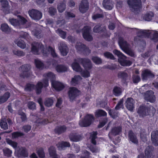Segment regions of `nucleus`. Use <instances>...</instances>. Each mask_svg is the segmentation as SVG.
Here are the masks:
<instances>
[{
	"instance_id": "a19ab883",
	"label": "nucleus",
	"mask_w": 158,
	"mask_h": 158,
	"mask_svg": "<svg viewBox=\"0 0 158 158\" xmlns=\"http://www.w3.org/2000/svg\"><path fill=\"white\" fill-rule=\"evenodd\" d=\"M35 63L36 67L38 69H42L44 67L43 63L38 59L35 60Z\"/></svg>"
},
{
	"instance_id": "69168bd1",
	"label": "nucleus",
	"mask_w": 158,
	"mask_h": 158,
	"mask_svg": "<svg viewBox=\"0 0 158 158\" xmlns=\"http://www.w3.org/2000/svg\"><path fill=\"white\" fill-rule=\"evenodd\" d=\"M140 80V77L137 75H134L133 77V81L134 83H137Z\"/></svg>"
},
{
	"instance_id": "f704fd0d",
	"label": "nucleus",
	"mask_w": 158,
	"mask_h": 158,
	"mask_svg": "<svg viewBox=\"0 0 158 158\" xmlns=\"http://www.w3.org/2000/svg\"><path fill=\"white\" fill-rule=\"evenodd\" d=\"M10 96V93L8 92L5 93L3 95L0 97V104H2L6 102Z\"/></svg>"
},
{
	"instance_id": "dca6fc26",
	"label": "nucleus",
	"mask_w": 158,
	"mask_h": 158,
	"mask_svg": "<svg viewBox=\"0 0 158 158\" xmlns=\"http://www.w3.org/2000/svg\"><path fill=\"white\" fill-rule=\"evenodd\" d=\"M90 28L87 26L85 27L83 29V36L85 40L88 41H90L93 40V37L90 34Z\"/></svg>"
},
{
	"instance_id": "c85d7f7f",
	"label": "nucleus",
	"mask_w": 158,
	"mask_h": 158,
	"mask_svg": "<svg viewBox=\"0 0 158 158\" xmlns=\"http://www.w3.org/2000/svg\"><path fill=\"white\" fill-rule=\"evenodd\" d=\"M82 79V78L80 76L75 75L72 78L70 81V84L72 85L76 86L80 83Z\"/></svg>"
},
{
	"instance_id": "4be33fe9",
	"label": "nucleus",
	"mask_w": 158,
	"mask_h": 158,
	"mask_svg": "<svg viewBox=\"0 0 158 158\" xmlns=\"http://www.w3.org/2000/svg\"><path fill=\"white\" fill-rule=\"evenodd\" d=\"M88 9V4L86 0H82L79 7V10L82 13H85Z\"/></svg>"
},
{
	"instance_id": "473e14b6",
	"label": "nucleus",
	"mask_w": 158,
	"mask_h": 158,
	"mask_svg": "<svg viewBox=\"0 0 158 158\" xmlns=\"http://www.w3.org/2000/svg\"><path fill=\"white\" fill-rule=\"evenodd\" d=\"M66 130V127L65 126H58L56 127L55 132L58 134L64 132Z\"/></svg>"
},
{
	"instance_id": "393cba45",
	"label": "nucleus",
	"mask_w": 158,
	"mask_h": 158,
	"mask_svg": "<svg viewBox=\"0 0 158 158\" xmlns=\"http://www.w3.org/2000/svg\"><path fill=\"white\" fill-rule=\"evenodd\" d=\"M142 79L143 80H147L148 78L153 77L154 75L150 71L146 70L142 72Z\"/></svg>"
},
{
	"instance_id": "1a4fd4ad",
	"label": "nucleus",
	"mask_w": 158,
	"mask_h": 158,
	"mask_svg": "<svg viewBox=\"0 0 158 158\" xmlns=\"http://www.w3.org/2000/svg\"><path fill=\"white\" fill-rule=\"evenodd\" d=\"M94 117L91 115H87L85 117L84 119L80 121L79 122V124L82 127H86L90 125L94 120Z\"/></svg>"
},
{
	"instance_id": "cd10ccee",
	"label": "nucleus",
	"mask_w": 158,
	"mask_h": 158,
	"mask_svg": "<svg viewBox=\"0 0 158 158\" xmlns=\"http://www.w3.org/2000/svg\"><path fill=\"white\" fill-rule=\"evenodd\" d=\"M153 148L152 146H148L145 150V158H152Z\"/></svg>"
},
{
	"instance_id": "79ce46f5",
	"label": "nucleus",
	"mask_w": 158,
	"mask_h": 158,
	"mask_svg": "<svg viewBox=\"0 0 158 158\" xmlns=\"http://www.w3.org/2000/svg\"><path fill=\"white\" fill-rule=\"evenodd\" d=\"M95 115L96 116L98 117L104 116L107 115V113L105 111L103 110H98L96 111Z\"/></svg>"
},
{
	"instance_id": "6ab92c4d",
	"label": "nucleus",
	"mask_w": 158,
	"mask_h": 158,
	"mask_svg": "<svg viewBox=\"0 0 158 158\" xmlns=\"http://www.w3.org/2000/svg\"><path fill=\"white\" fill-rule=\"evenodd\" d=\"M59 48L61 54L63 56H66L68 52V48L65 43L61 42L59 46Z\"/></svg>"
},
{
	"instance_id": "864d4df0",
	"label": "nucleus",
	"mask_w": 158,
	"mask_h": 158,
	"mask_svg": "<svg viewBox=\"0 0 158 158\" xmlns=\"http://www.w3.org/2000/svg\"><path fill=\"white\" fill-rule=\"evenodd\" d=\"M118 77L123 79H126L127 77V74L123 72H119L118 73Z\"/></svg>"
},
{
	"instance_id": "e2e57ef3",
	"label": "nucleus",
	"mask_w": 158,
	"mask_h": 158,
	"mask_svg": "<svg viewBox=\"0 0 158 158\" xmlns=\"http://www.w3.org/2000/svg\"><path fill=\"white\" fill-rule=\"evenodd\" d=\"M13 53L15 55L18 56H23L24 53L23 52L17 50H15L13 51Z\"/></svg>"
},
{
	"instance_id": "c03bdc74",
	"label": "nucleus",
	"mask_w": 158,
	"mask_h": 158,
	"mask_svg": "<svg viewBox=\"0 0 158 158\" xmlns=\"http://www.w3.org/2000/svg\"><path fill=\"white\" fill-rule=\"evenodd\" d=\"M15 43L18 46L21 48H24L26 47V44L24 41L20 39L16 40Z\"/></svg>"
},
{
	"instance_id": "a18cd8bd",
	"label": "nucleus",
	"mask_w": 158,
	"mask_h": 158,
	"mask_svg": "<svg viewBox=\"0 0 158 158\" xmlns=\"http://www.w3.org/2000/svg\"><path fill=\"white\" fill-rule=\"evenodd\" d=\"M3 152L4 155L9 157L11 156L12 153V151L8 148H4L3 149Z\"/></svg>"
},
{
	"instance_id": "774afa93",
	"label": "nucleus",
	"mask_w": 158,
	"mask_h": 158,
	"mask_svg": "<svg viewBox=\"0 0 158 158\" xmlns=\"http://www.w3.org/2000/svg\"><path fill=\"white\" fill-rule=\"evenodd\" d=\"M56 12V9L53 7H51L49 9V12L51 15H54Z\"/></svg>"
},
{
	"instance_id": "9d476101",
	"label": "nucleus",
	"mask_w": 158,
	"mask_h": 158,
	"mask_svg": "<svg viewBox=\"0 0 158 158\" xmlns=\"http://www.w3.org/2000/svg\"><path fill=\"white\" fill-rule=\"evenodd\" d=\"M123 100L122 99L120 100L115 107V109L114 110H109V114L113 118H115L118 115V112L115 110H118L119 109L122 108L123 106Z\"/></svg>"
},
{
	"instance_id": "4468645a",
	"label": "nucleus",
	"mask_w": 158,
	"mask_h": 158,
	"mask_svg": "<svg viewBox=\"0 0 158 158\" xmlns=\"http://www.w3.org/2000/svg\"><path fill=\"white\" fill-rule=\"evenodd\" d=\"M22 73L21 76L23 77H28L31 74V72L30 71V65L29 64L23 65L21 66Z\"/></svg>"
},
{
	"instance_id": "0e129e2a",
	"label": "nucleus",
	"mask_w": 158,
	"mask_h": 158,
	"mask_svg": "<svg viewBox=\"0 0 158 158\" xmlns=\"http://www.w3.org/2000/svg\"><path fill=\"white\" fill-rule=\"evenodd\" d=\"M89 148L93 152H97L99 151V148L95 146H91Z\"/></svg>"
},
{
	"instance_id": "aec40b11",
	"label": "nucleus",
	"mask_w": 158,
	"mask_h": 158,
	"mask_svg": "<svg viewBox=\"0 0 158 158\" xmlns=\"http://www.w3.org/2000/svg\"><path fill=\"white\" fill-rule=\"evenodd\" d=\"M135 102L133 99L131 98H128L125 103V105L127 109L129 110H132L134 107Z\"/></svg>"
},
{
	"instance_id": "603ef678",
	"label": "nucleus",
	"mask_w": 158,
	"mask_h": 158,
	"mask_svg": "<svg viewBox=\"0 0 158 158\" xmlns=\"http://www.w3.org/2000/svg\"><path fill=\"white\" fill-rule=\"evenodd\" d=\"M56 32L63 39H65L66 35V33L62 30L58 29L56 31Z\"/></svg>"
},
{
	"instance_id": "4d7b16f0",
	"label": "nucleus",
	"mask_w": 158,
	"mask_h": 158,
	"mask_svg": "<svg viewBox=\"0 0 158 158\" xmlns=\"http://www.w3.org/2000/svg\"><path fill=\"white\" fill-rule=\"evenodd\" d=\"M27 106L29 109L31 110H33L35 109L36 105L35 103L32 101L28 102Z\"/></svg>"
},
{
	"instance_id": "a211bd4d",
	"label": "nucleus",
	"mask_w": 158,
	"mask_h": 158,
	"mask_svg": "<svg viewBox=\"0 0 158 158\" xmlns=\"http://www.w3.org/2000/svg\"><path fill=\"white\" fill-rule=\"evenodd\" d=\"M2 6V10L6 14H8L11 12V10L8 5V2L6 0H1Z\"/></svg>"
},
{
	"instance_id": "2eb2a0df",
	"label": "nucleus",
	"mask_w": 158,
	"mask_h": 158,
	"mask_svg": "<svg viewBox=\"0 0 158 158\" xmlns=\"http://www.w3.org/2000/svg\"><path fill=\"white\" fill-rule=\"evenodd\" d=\"M44 76L46 79V80L43 81L44 86V87H47L48 86V80H50L52 82V81H53V80L55 79V75L51 72L45 73L44 74Z\"/></svg>"
},
{
	"instance_id": "e433bc0d",
	"label": "nucleus",
	"mask_w": 158,
	"mask_h": 158,
	"mask_svg": "<svg viewBox=\"0 0 158 158\" xmlns=\"http://www.w3.org/2000/svg\"><path fill=\"white\" fill-rule=\"evenodd\" d=\"M67 67L63 65H57L56 67V70L59 73L64 72L67 71Z\"/></svg>"
},
{
	"instance_id": "37998d69",
	"label": "nucleus",
	"mask_w": 158,
	"mask_h": 158,
	"mask_svg": "<svg viewBox=\"0 0 158 158\" xmlns=\"http://www.w3.org/2000/svg\"><path fill=\"white\" fill-rule=\"evenodd\" d=\"M113 92L115 95L118 96L121 94L122 89L119 87L115 86L113 89Z\"/></svg>"
},
{
	"instance_id": "72a5a7b5",
	"label": "nucleus",
	"mask_w": 158,
	"mask_h": 158,
	"mask_svg": "<svg viewBox=\"0 0 158 158\" xmlns=\"http://www.w3.org/2000/svg\"><path fill=\"white\" fill-rule=\"evenodd\" d=\"M49 152L51 158H58L55 148L52 146L50 147L49 148Z\"/></svg>"
},
{
	"instance_id": "bf43d9fd",
	"label": "nucleus",
	"mask_w": 158,
	"mask_h": 158,
	"mask_svg": "<svg viewBox=\"0 0 158 158\" xmlns=\"http://www.w3.org/2000/svg\"><path fill=\"white\" fill-rule=\"evenodd\" d=\"M104 56L106 58H110L112 60L114 59V57L113 54L109 52H106L104 54Z\"/></svg>"
},
{
	"instance_id": "7c9ffc66",
	"label": "nucleus",
	"mask_w": 158,
	"mask_h": 158,
	"mask_svg": "<svg viewBox=\"0 0 158 158\" xmlns=\"http://www.w3.org/2000/svg\"><path fill=\"white\" fill-rule=\"evenodd\" d=\"M153 17L154 14L153 12H149L143 15V18L145 21H150L152 19Z\"/></svg>"
},
{
	"instance_id": "f3484780",
	"label": "nucleus",
	"mask_w": 158,
	"mask_h": 158,
	"mask_svg": "<svg viewBox=\"0 0 158 158\" xmlns=\"http://www.w3.org/2000/svg\"><path fill=\"white\" fill-rule=\"evenodd\" d=\"M144 97L146 100L151 102H153L156 100V98L154 95V93L152 90L147 91L144 95Z\"/></svg>"
},
{
	"instance_id": "0eeeda50",
	"label": "nucleus",
	"mask_w": 158,
	"mask_h": 158,
	"mask_svg": "<svg viewBox=\"0 0 158 158\" xmlns=\"http://www.w3.org/2000/svg\"><path fill=\"white\" fill-rule=\"evenodd\" d=\"M153 110V112L155 111V110L152 106H141L138 108L137 112L140 117H143L149 114L150 110Z\"/></svg>"
},
{
	"instance_id": "6e6d98bb",
	"label": "nucleus",
	"mask_w": 158,
	"mask_h": 158,
	"mask_svg": "<svg viewBox=\"0 0 158 158\" xmlns=\"http://www.w3.org/2000/svg\"><path fill=\"white\" fill-rule=\"evenodd\" d=\"M24 135V134L21 132H15L12 133V138L15 139Z\"/></svg>"
},
{
	"instance_id": "5fc2aeb1",
	"label": "nucleus",
	"mask_w": 158,
	"mask_h": 158,
	"mask_svg": "<svg viewBox=\"0 0 158 158\" xmlns=\"http://www.w3.org/2000/svg\"><path fill=\"white\" fill-rule=\"evenodd\" d=\"M91 59L93 62L97 64H100L102 63L101 59L97 56H92Z\"/></svg>"
},
{
	"instance_id": "9b49d317",
	"label": "nucleus",
	"mask_w": 158,
	"mask_h": 158,
	"mask_svg": "<svg viewBox=\"0 0 158 158\" xmlns=\"http://www.w3.org/2000/svg\"><path fill=\"white\" fill-rule=\"evenodd\" d=\"M18 17L19 20L15 19H9V22L12 25L16 27L21 24L24 25L27 22L26 19L20 16H18Z\"/></svg>"
},
{
	"instance_id": "7ed1b4c3",
	"label": "nucleus",
	"mask_w": 158,
	"mask_h": 158,
	"mask_svg": "<svg viewBox=\"0 0 158 158\" xmlns=\"http://www.w3.org/2000/svg\"><path fill=\"white\" fill-rule=\"evenodd\" d=\"M138 36H144L150 38L154 42L158 40V32L155 31L140 30L138 32Z\"/></svg>"
},
{
	"instance_id": "6e6552de",
	"label": "nucleus",
	"mask_w": 158,
	"mask_h": 158,
	"mask_svg": "<svg viewBox=\"0 0 158 158\" xmlns=\"http://www.w3.org/2000/svg\"><path fill=\"white\" fill-rule=\"evenodd\" d=\"M43 84L40 82H38L35 87L33 84H28L26 86L25 89L26 91H30L35 87L36 93L37 94H39L41 92V89L43 87Z\"/></svg>"
},
{
	"instance_id": "5701e85b",
	"label": "nucleus",
	"mask_w": 158,
	"mask_h": 158,
	"mask_svg": "<svg viewBox=\"0 0 158 158\" xmlns=\"http://www.w3.org/2000/svg\"><path fill=\"white\" fill-rule=\"evenodd\" d=\"M52 85L53 87L57 91H60L64 87V85L62 83L58 81H52Z\"/></svg>"
},
{
	"instance_id": "39448f33",
	"label": "nucleus",
	"mask_w": 158,
	"mask_h": 158,
	"mask_svg": "<svg viewBox=\"0 0 158 158\" xmlns=\"http://www.w3.org/2000/svg\"><path fill=\"white\" fill-rule=\"evenodd\" d=\"M118 43L120 48L126 53L131 56H134V53L130 48L129 45L123 38L119 37Z\"/></svg>"
},
{
	"instance_id": "a878e982",
	"label": "nucleus",
	"mask_w": 158,
	"mask_h": 158,
	"mask_svg": "<svg viewBox=\"0 0 158 158\" xmlns=\"http://www.w3.org/2000/svg\"><path fill=\"white\" fill-rule=\"evenodd\" d=\"M69 138L71 141L77 142L79 141L82 139L81 136L76 133H72L69 135Z\"/></svg>"
},
{
	"instance_id": "de8ad7c7",
	"label": "nucleus",
	"mask_w": 158,
	"mask_h": 158,
	"mask_svg": "<svg viewBox=\"0 0 158 158\" xmlns=\"http://www.w3.org/2000/svg\"><path fill=\"white\" fill-rule=\"evenodd\" d=\"M18 152L20 155L24 157H26L27 156V151L25 148H20Z\"/></svg>"
},
{
	"instance_id": "8fccbe9b",
	"label": "nucleus",
	"mask_w": 158,
	"mask_h": 158,
	"mask_svg": "<svg viewBox=\"0 0 158 158\" xmlns=\"http://www.w3.org/2000/svg\"><path fill=\"white\" fill-rule=\"evenodd\" d=\"M6 141L8 144L14 148H16L17 147L18 143L17 142L13 141L9 139H6Z\"/></svg>"
},
{
	"instance_id": "b1692460",
	"label": "nucleus",
	"mask_w": 158,
	"mask_h": 158,
	"mask_svg": "<svg viewBox=\"0 0 158 158\" xmlns=\"http://www.w3.org/2000/svg\"><path fill=\"white\" fill-rule=\"evenodd\" d=\"M114 3L112 0H104L102 5L107 10H110L113 7Z\"/></svg>"
},
{
	"instance_id": "412c9836",
	"label": "nucleus",
	"mask_w": 158,
	"mask_h": 158,
	"mask_svg": "<svg viewBox=\"0 0 158 158\" xmlns=\"http://www.w3.org/2000/svg\"><path fill=\"white\" fill-rule=\"evenodd\" d=\"M151 139L152 143L156 146L158 145V131H153L151 133Z\"/></svg>"
},
{
	"instance_id": "f03ea898",
	"label": "nucleus",
	"mask_w": 158,
	"mask_h": 158,
	"mask_svg": "<svg viewBox=\"0 0 158 158\" xmlns=\"http://www.w3.org/2000/svg\"><path fill=\"white\" fill-rule=\"evenodd\" d=\"M78 61L80 62L84 68L85 70L82 72L81 74L84 78H87L90 77V72L88 70L91 69L92 67V64L90 60L87 58H79Z\"/></svg>"
},
{
	"instance_id": "ea45409f",
	"label": "nucleus",
	"mask_w": 158,
	"mask_h": 158,
	"mask_svg": "<svg viewBox=\"0 0 158 158\" xmlns=\"http://www.w3.org/2000/svg\"><path fill=\"white\" fill-rule=\"evenodd\" d=\"M72 67L73 70L77 72H81L82 69L79 64L76 62L73 63Z\"/></svg>"
},
{
	"instance_id": "49530a36",
	"label": "nucleus",
	"mask_w": 158,
	"mask_h": 158,
	"mask_svg": "<svg viewBox=\"0 0 158 158\" xmlns=\"http://www.w3.org/2000/svg\"><path fill=\"white\" fill-rule=\"evenodd\" d=\"M66 8L65 3L64 2L60 3L58 6L57 9L60 12H62L64 11Z\"/></svg>"
},
{
	"instance_id": "680f3d73",
	"label": "nucleus",
	"mask_w": 158,
	"mask_h": 158,
	"mask_svg": "<svg viewBox=\"0 0 158 158\" xmlns=\"http://www.w3.org/2000/svg\"><path fill=\"white\" fill-rule=\"evenodd\" d=\"M19 35L21 37L26 39L28 38L29 36L27 33L24 32L23 31H21L20 32Z\"/></svg>"
},
{
	"instance_id": "58836bf2",
	"label": "nucleus",
	"mask_w": 158,
	"mask_h": 158,
	"mask_svg": "<svg viewBox=\"0 0 158 158\" xmlns=\"http://www.w3.org/2000/svg\"><path fill=\"white\" fill-rule=\"evenodd\" d=\"M1 29L3 32L7 33L10 32V28L6 23H3L1 25Z\"/></svg>"
},
{
	"instance_id": "f257e3e1",
	"label": "nucleus",
	"mask_w": 158,
	"mask_h": 158,
	"mask_svg": "<svg viewBox=\"0 0 158 158\" xmlns=\"http://www.w3.org/2000/svg\"><path fill=\"white\" fill-rule=\"evenodd\" d=\"M31 51L35 54H39L42 52L44 56H47L50 52L52 57L56 58L57 55L55 52L54 49L49 47L48 48H44L43 45L40 43L34 42L32 44Z\"/></svg>"
},
{
	"instance_id": "ddd939ff",
	"label": "nucleus",
	"mask_w": 158,
	"mask_h": 158,
	"mask_svg": "<svg viewBox=\"0 0 158 158\" xmlns=\"http://www.w3.org/2000/svg\"><path fill=\"white\" fill-rule=\"evenodd\" d=\"M80 94V91L77 88L72 87L69 88L68 94L70 101L74 100Z\"/></svg>"
},
{
	"instance_id": "13d9d810",
	"label": "nucleus",
	"mask_w": 158,
	"mask_h": 158,
	"mask_svg": "<svg viewBox=\"0 0 158 158\" xmlns=\"http://www.w3.org/2000/svg\"><path fill=\"white\" fill-rule=\"evenodd\" d=\"M97 135V132L95 131H94L93 132L92 134L90 136L92 143L94 145L96 144V142L95 140V139L96 138Z\"/></svg>"
},
{
	"instance_id": "4c0bfd02",
	"label": "nucleus",
	"mask_w": 158,
	"mask_h": 158,
	"mask_svg": "<svg viewBox=\"0 0 158 158\" xmlns=\"http://www.w3.org/2000/svg\"><path fill=\"white\" fill-rule=\"evenodd\" d=\"M85 45L81 43H77L76 48L77 51L79 53H82L84 51Z\"/></svg>"
},
{
	"instance_id": "bb28decb",
	"label": "nucleus",
	"mask_w": 158,
	"mask_h": 158,
	"mask_svg": "<svg viewBox=\"0 0 158 158\" xmlns=\"http://www.w3.org/2000/svg\"><path fill=\"white\" fill-rule=\"evenodd\" d=\"M30 118L31 119H32L33 121L38 123H42V124H47L48 122V120H42L41 119L38 118L37 116L33 114L31 115Z\"/></svg>"
},
{
	"instance_id": "c9c22d12",
	"label": "nucleus",
	"mask_w": 158,
	"mask_h": 158,
	"mask_svg": "<svg viewBox=\"0 0 158 158\" xmlns=\"http://www.w3.org/2000/svg\"><path fill=\"white\" fill-rule=\"evenodd\" d=\"M1 128L4 130H6L8 128V125L6 119L2 118L1 119L0 123Z\"/></svg>"
},
{
	"instance_id": "09e8293b",
	"label": "nucleus",
	"mask_w": 158,
	"mask_h": 158,
	"mask_svg": "<svg viewBox=\"0 0 158 158\" xmlns=\"http://www.w3.org/2000/svg\"><path fill=\"white\" fill-rule=\"evenodd\" d=\"M121 131V128L119 127H114L112 129L111 133L114 135H115L118 134Z\"/></svg>"
},
{
	"instance_id": "052dcab7",
	"label": "nucleus",
	"mask_w": 158,
	"mask_h": 158,
	"mask_svg": "<svg viewBox=\"0 0 158 158\" xmlns=\"http://www.w3.org/2000/svg\"><path fill=\"white\" fill-rule=\"evenodd\" d=\"M18 114L20 116V118L22 119V121H24L26 120L27 118L25 114L21 111H19L18 112Z\"/></svg>"
},
{
	"instance_id": "338daca9",
	"label": "nucleus",
	"mask_w": 158,
	"mask_h": 158,
	"mask_svg": "<svg viewBox=\"0 0 158 158\" xmlns=\"http://www.w3.org/2000/svg\"><path fill=\"white\" fill-rule=\"evenodd\" d=\"M107 121V118H105L102 121L100 122L99 124L98 125V128H101L104 126Z\"/></svg>"
},
{
	"instance_id": "f8f14e48",
	"label": "nucleus",
	"mask_w": 158,
	"mask_h": 158,
	"mask_svg": "<svg viewBox=\"0 0 158 158\" xmlns=\"http://www.w3.org/2000/svg\"><path fill=\"white\" fill-rule=\"evenodd\" d=\"M28 13L32 19L36 20H38L40 19L42 16V13L41 12L34 9L29 10Z\"/></svg>"
},
{
	"instance_id": "423d86ee",
	"label": "nucleus",
	"mask_w": 158,
	"mask_h": 158,
	"mask_svg": "<svg viewBox=\"0 0 158 158\" xmlns=\"http://www.w3.org/2000/svg\"><path fill=\"white\" fill-rule=\"evenodd\" d=\"M113 53L119 57L118 61L120 64L123 66H129L131 65V62L126 60V57L120 51L114 50Z\"/></svg>"
},
{
	"instance_id": "3c124183",
	"label": "nucleus",
	"mask_w": 158,
	"mask_h": 158,
	"mask_svg": "<svg viewBox=\"0 0 158 158\" xmlns=\"http://www.w3.org/2000/svg\"><path fill=\"white\" fill-rule=\"evenodd\" d=\"M53 102V100L52 98H48L46 99L44 102L45 106L50 107L52 106Z\"/></svg>"
},
{
	"instance_id": "20e7f679",
	"label": "nucleus",
	"mask_w": 158,
	"mask_h": 158,
	"mask_svg": "<svg viewBox=\"0 0 158 158\" xmlns=\"http://www.w3.org/2000/svg\"><path fill=\"white\" fill-rule=\"evenodd\" d=\"M127 3L131 10L136 14L140 11L141 7L140 0H128Z\"/></svg>"
},
{
	"instance_id": "c756f323",
	"label": "nucleus",
	"mask_w": 158,
	"mask_h": 158,
	"mask_svg": "<svg viewBox=\"0 0 158 158\" xmlns=\"http://www.w3.org/2000/svg\"><path fill=\"white\" fill-rule=\"evenodd\" d=\"M129 138L130 141L135 144H137L138 142L136 136L132 131H130L129 132Z\"/></svg>"
},
{
	"instance_id": "2f4dec72",
	"label": "nucleus",
	"mask_w": 158,
	"mask_h": 158,
	"mask_svg": "<svg viewBox=\"0 0 158 158\" xmlns=\"http://www.w3.org/2000/svg\"><path fill=\"white\" fill-rule=\"evenodd\" d=\"M57 146L59 150H61L64 149L65 147H70V144L69 142H62L58 143Z\"/></svg>"
}]
</instances>
